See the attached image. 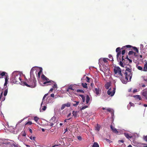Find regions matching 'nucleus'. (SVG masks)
Wrapping results in <instances>:
<instances>
[{"instance_id": "nucleus-30", "label": "nucleus", "mask_w": 147, "mask_h": 147, "mask_svg": "<svg viewBox=\"0 0 147 147\" xmlns=\"http://www.w3.org/2000/svg\"><path fill=\"white\" fill-rule=\"evenodd\" d=\"M125 136L127 138H131V136H130L129 134H125Z\"/></svg>"}, {"instance_id": "nucleus-6", "label": "nucleus", "mask_w": 147, "mask_h": 147, "mask_svg": "<svg viewBox=\"0 0 147 147\" xmlns=\"http://www.w3.org/2000/svg\"><path fill=\"white\" fill-rule=\"evenodd\" d=\"M115 92V88H114L112 90L111 88H110L107 91V94L111 96H113L114 95Z\"/></svg>"}, {"instance_id": "nucleus-53", "label": "nucleus", "mask_w": 147, "mask_h": 147, "mask_svg": "<svg viewBox=\"0 0 147 147\" xmlns=\"http://www.w3.org/2000/svg\"><path fill=\"white\" fill-rule=\"evenodd\" d=\"M47 95H48V94H46L44 96L43 98V100L45 99V97H46L47 96Z\"/></svg>"}, {"instance_id": "nucleus-57", "label": "nucleus", "mask_w": 147, "mask_h": 147, "mask_svg": "<svg viewBox=\"0 0 147 147\" xmlns=\"http://www.w3.org/2000/svg\"><path fill=\"white\" fill-rule=\"evenodd\" d=\"M107 111H108L110 112L111 111V109L110 108H108L107 109Z\"/></svg>"}, {"instance_id": "nucleus-21", "label": "nucleus", "mask_w": 147, "mask_h": 147, "mask_svg": "<svg viewBox=\"0 0 147 147\" xmlns=\"http://www.w3.org/2000/svg\"><path fill=\"white\" fill-rule=\"evenodd\" d=\"M82 86L84 88H88V86H87V84L86 83H82Z\"/></svg>"}, {"instance_id": "nucleus-15", "label": "nucleus", "mask_w": 147, "mask_h": 147, "mask_svg": "<svg viewBox=\"0 0 147 147\" xmlns=\"http://www.w3.org/2000/svg\"><path fill=\"white\" fill-rule=\"evenodd\" d=\"M6 74V73L5 72H1V71H0V79L3 78L4 76L5 77V76H6L5 74Z\"/></svg>"}, {"instance_id": "nucleus-63", "label": "nucleus", "mask_w": 147, "mask_h": 147, "mask_svg": "<svg viewBox=\"0 0 147 147\" xmlns=\"http://www.w3.org/2000/svg\"><path fill=\"white\" fill-rule=\"evenodd\" d=\"M53 89H53V88H51V89H50V91H50V92H53Z\"/></svg>"}, {"instance_id": "nucleus-39", "label": "nucleus", "mask_w": 147, "mask_h": 147, "mask_svg": "<svg viewBox=\"0 0 147 147\" xmlns=\"http://www.w3.org/2000/svg\"><path fill=\"white\" fill-rule=\"evenodd\" d=\"M105 88L107 89H108L109 88L110 86L108 84H106L105 85Z\"/></svg>"}, {"instance_id": "nucleus-47", "label": "nucleus", "mask_w": 147, "mask_h": 147, "mask_svg": "<svg viewBox=\"0 0 147 147\" xmlns=\"http://www.w3.org/2000/svg\"><path fill=\"white\" fill-rule=\"evenodd\" d=\"M78 139L79 140H82V137L80 136H78L77 137Z\"/></svg>"}, {"instance_id": "nucleus-35", "label": "nucleus", "mask_w": 147, "mask_h": 147, "mask_svg": "<svg viewBox=\"0 0 147 147\" xmlns=\"http://www.w3.org/2000/svg\"><path fill=\"white\" fill-rule=\"evenodd\" d=\"M95 129L96 130H97L98 131H99L100 130V127L99 126L98 124H97V126L95 127Z\"/></svg>"}, {"instance_id": "nucleus-55", "label": "nucleus", "mask_w": 147, "mask_h": 147, "mask_svg": "<svg viewBox=\"0 0 147 147\" xmlns=\"http://www.w3.org/2000/svg\"><path fill=\"white\" fill-rule=\"evenodd\" d=\"M137 91V89H135L133 91V93H134L135 92H136Z\"/></svg>"}, {"instance_id": "nucleus-23", "label": "nucleus", "mask_w": 147, "mask_h": 147, "mask_svg": "<svg viewBox=\"0 0 147 147\" xmlns=\"http://www.w3.org/2000/svg\"><path fill=\"white\" fill-rule=\"evenodd\" d=\"M42 68H40V71L38 73V76L39 78H40V75L41 74V73L42 72Z\"/></svg>"}, {"instance_id": "nucleus-49", "label": "nucleus", "mask_w": 147, "mask_h": 147, "mask_svg": "<svg viewBox=\"0 0 147 147\" xmlns=\"http://www.w3.org/2000/svg\"><path fill=\"white\" fill-rule=\"evenodd\" d=\"M108 57L110 58V59H112L111 60H113V57H112V56L111 55H108Z\"/></svg>"}, {"instance_id": "nucleus-11", "label": "nucleus", "mask_w": 147, "mask_h": 147, "mask_svg": "<svg viewBox=\"0 0 147 147\" xmlns=\"http://www.w3.org/2000/svg\"><path fill=\"white\" fill-rule=\"evenodd\" d=\"M101 90L98 88H96L94 91V93L97 95H99L101 93Z\"/></svg>"}, {"instance_id": "nucleus-48", "label": "nucleus", "mask_w": 147, "mask_h": 147, "mask_svg": "<svg viewBox=\"0 0 147 147\" xmlns=\"http://www.w3.org/2000/svg\"><path fill=\"white\" fill-rule=\"evenodd\" d=\"M86 78L87 79V81L88 82H89L90 81V78L88 76H86Z\"/></svg>"}, {"instance_id": "nucleus-29", "label": "nucleus", "mask_w": 147, "mask_h": 147, "mask_svg": "<svg viewBox=\"0 0 147 147\" xmlns=\"http://www.w3.org/2000/svg\"><path fill=\"white\" fill-rule=\"evenodd\" d=\"M75 102H76V104H73V105L74 107H76L79 104L80 102L79 101H75Z\"/></svg>"}, {"instance_id": "nucleus-9", "label": "nucleus", "mask_w": 147, "mask_h": 147, "mask_svg": "<svg viewBox=\"0 0 147 147\" xmlns=\"http://www.w3.org/2000/svg\"><path fill=\"white\" fill-rule=\"evenodd\" d=\"M47 83H48V84L47 85H51L54 83V82L51 80H49L48 81L44 82L43 84H45Z\"/></svg>"}, {"instance_id": "nucleus-5", "label": "nucleus", "mask_w": 147, "mask_h": 147, "mask_svg": "<svg viewBox=\"0 0 147 147\" xmlns=\"http://www.w3.org/2000/svg\"><path fill=\"white\" fill-rule=\"evenodd\" d=\"M116 51L117 53V58L118 61L121 60V51L120 50V48L117 47L116 50Z\"/></svg>"}, {"instance_id": "nucleus-32", "label": "nucleus", "mask_w": 147, "mask_h": 147, "mask_svg": "<svg viewBox=\"0 0 147 147\" xmlns=\"http://www.w3.org/2000/svg\"><path fill=\"white\" fill-rule=\"evenodd\" d=\"M131 48H132L133 49H134V50L136 51L137 53H138V49L135 47H133L132 46V47Z\"/></svg>"}, {"instance_id": "nucleus-4", "label": "nucleus", "mask_w": 147, "mask_h": 147, "mask_svg": "<svg viewBox=\"0 0 147 147\" xmlns=\"http://www.w3.org/2000/svg\"><path fill=\"white\" fill-rule=\"evenodd\" d=\"M114 71L115 74H117L121 76H123L121 69L119 67L115 66L114 69Z\"/></svg>"}, {"instance_id": "nucleus-59", "label": "nucleus", "mask_w": 147, "mask_h": 147, "mask_svg": "<svg viewBox=\"0 0 147 147\" xmlns=\"http://www.w3.org/2000/svg\"><path fill=\"white\" fill-rule=\"evenodd\" d=\"M29 131H30V132L31 133H32V130L30 128H29Z\"/></svg>"}, {"instance_id": "nucleus-36", "label": "nucleus", "mask_w": 147, "mask_h": 147, "mask_svg": "<svg viewBox=\"0 0 147 147\" xmlns=\"http://www.w3.org/2000/svg\"><path fill=\"white\" fill-rule=\"evenodd\" d=\"M68 89L69 90H74L73 88V86L72 85H70L68 87Z\"/></svg>"}, {"instance_id": "nucleus-58", "label": "nucleus", "mask_w": 147, "mask_h": 147, "mask_svg": "<svg viewBox=\"0 0 147 147\" xmlns=\"http://www.w3.org/2000/svg\"><path fill=\"white\" fill-rule=\"evenodd\" d=\"M25 119V118H24L23 119H22L20 121H19V123H21L22 121H23Z\"/></svg>"}, {"instance_id": "nucleus-33", "label": "nucleus", "mask_w": 147, "mask_h": 147, "mask_svg": "<svg viewBox=\"0 0 147 147\" xmlns=\"http://www.w3.org/2000/svg\"><path fill=\"white\" fill-rule=\"evenodd\" d=\"M76 92H81L82 93H84V90H80V89H78L76 90Z\"/></svg>"}, {"instance_id": "nucleus-10", "label": "nucleus", "mask_w": 147, "mask_h": 147, "mask_svg": "<svg viewBox=\"0 0 147 147\" xmlns=\"http://www.w3.org/2000/svg\"><path fill=\"white\" fill-rule=\"evenodd\" d=\"M120 61V62L119 63V65L122 67H124V65H123V63H124L125 61V60L124 59V56H122V61Z\"/></svg>"}, {"instance_id": "nucleus-14", "label": "nucleus", "mask_w": 147, "mask_h": 147, "mask_svg": "<svg viewBox=\"0 0 147 147\" xmlns=\"http://www.w3.org/2000/svg\"><path fill=\"white\" fill-rule=\"evenodd\" d=\"M41 78L43 81H47L49 80L43 74H42L41 76Z\"/></svg>"}, {"instance_id": "nucleus-34", "label": "nucleus", "mask_w": 147, "mask_h": 147, "mask_svg": "<svg viewBox=\"0 0 147 147\" xmlns=\"http://www.w3.org/2000/svg\"><path fill=\"white\" fill-rule=\"evenodd\" d=\"M65 107H69L71 105V104L70 102H67L66 104H65Z\"/></svg>"}, {"instance_id": "nucleus-62", "label": "nucleus", "mask_w": 147, "mask_h": 147, "mask_svg": "<svg viewBox=\"0 0 147 147\" xmlns=\"http://www.w3.org/2000/svg\"><path fill=\"white\" fill-rule=\"evenodd\" d=\"M128 60L129 61V62L130 63H131L132 62V61L131 59H128Z\"/></svg>"}, {"instance_id": "nucleus-28", "label": "nucleus", "mask_w": 147, "mask_h": 147, "mask_svg": "<svg viewBox=\"0 0 147 147\" xmlns=\"http://www.w3.org/2000/svg\"><path fill=\"white\" fill-rule=\"evenodd\" d=\"M52 88L54 89L56 88H57V84L54 82V83L53 84Z\"/></svg>"}, {"instance_id": "nucleus-45", "label": "nucleus", "mask_w": 147, "mask_h": 147, "mask_svg": "<svg viewBox=\"0 0 147 147\" xmlns=\"http://www.w3.org/2000/svg\"><path fill=\"white\" fill-rule=\"evenodd\" d=\"M143 79L144 81L147 82V78L145 76H143Z\"/></svg>"}, {"instance_id": "nucleus-38", "label": "nucleus", "mask_w": 147, "mask_h": 147, "mask_svg": "<svg viewBox=\"0 0 147 147\" xmlns=\"http://www.w3.org/2000/svg\"><path fill=\"white\" fill-rule=\"evenodd\" d=\"M32 122L31 121H29L27 122L25 124V125H30L32 124Z\"/></svg>"}, {"instance_id": "nucleus-44", "label": "nucleus", "mask_w": 147, "mask_h": 147, "mask_svg": "<svg viewBox=\"0 0 147 147\" xmlns=\"http://www.w3.org/2000/svg\"><path fill=\"white\" fill-rule=\"evenodd\" d=\"M87 107H88V106H84L83 107L81 108V110H84V109H86V108H87Z\"/></svg>"}, {"instance_id": "nucleus-22", "label": "nucleus", "mask_w": 147, "mask_h": 147, "mask_svg": "<svg viewBox=\"0 0 147 147\" xmlns=\"http://www.w3.org/2000/svg\"><path fill=\"white\" fill-rule=\"evenodd\" d=\"M77 112L75 111H73L72 112V114L75 117H76L77 116Z\"/></svg>"}, {"instance_id": "nucleus-61", "label": "nucleus", "mask_w": 147, "mask_h": 147, "mask_svg": "<svg viewBox=\"0 0 147 147\" xmlns=\"http://www.w3.org/2000/svg\"><path fill=\"white\" fill-rule=\"evenodd\" d=\"M51 97H54V94H52L51 95Z\"/></svg>"}, {"instance_id": "nucleus-64", "label": "nucleus", "mask_w": 147, "mask_h": 147, "mask_svg": "<svg viewBox=\"0 0 147 147\" xmlns=\"http://www.w3.org/2000/svg\"><path fill=\"white\" fill-rule=\"evenodd\" d=\"M14 147H19L18 145L16 143H15V145H14Z\"/></svg>"}, {"instance_id": "nucleus-42", "label": "nucleus", "mask_w": 147, "mask_h": 147, "mask_svg": "<svg viewBox=\"0 0 147 147\" xmlns=\"http://www.w3.org/2000/svg\"><path fill=\"white\" fill-rule=\"evenodd\" d=\"M143 139L145 141L147 142V136H144Z\"/></svg>"}, {"instance_id": "nucleus-60", "label": "nucleus", "mask_w": 147, "mask_h": 147, "mask_svg": "<svg viewBox=\"0 0 147 147\" xmlns=\"http://www.w3.org/2000/svg\"><path fill=\"white\" fill-rule=\"evenodd\" d=\"M82 99L83 102H84L85 101V97H84V98H82Z\"/></svg>"}, {"instance_id": "nucleus-27", "label": "nucleus", "mask_w": 147, "mask_h": 147, "mask_svg": "<svg viewBox=\"0 0 147 147\" xmlns=\"http://www.w3.org/2000/svg\"><path fill=\"white\" fill-rule=\"evenodd\" d=\"M135 97L137 99H138L139 100H141L142 99V98L140 95H136L135 96Z\"/></svg>"}, {"instance_id": "nucleus-50", "label": "nucleus", "mask_w": 147, "mask_h": 147, "mask_svg": "<svg viewBox=\"0 0 147 147\" xmlns=\"http://www.w3.org/2000/svg\"><path fill=\"white\" fill-rule=\"evenodd\" d=\"M35 137H32V136L30 137V139L32 140V139H33L34 140H35Z\"/></svg>"}, {"instance_id": "nucleus-25", "label": "nucleus", "mask_w": 147, "mask_h": 147, "mask_svg": "<svg viewBox=\"0 0 147 147\" xmlns=\"http://www.w3.org/2000/svg\"><path fill=\"white\" fill-rule=\"evenodd\" d=\"M90 100V98L89 96L88 95H87L86 96V102L87 104H88Z\"/></svg>"}, {"instance_id": "nucleus-3", "label": "nucleus", "mask_w": 147, "mask_h": 147, "mask_svg": "<svg viewBox=\"0 0 147 147\" xmlns=\"http://www.w3.org/2000/svg\"><path fill=\"white\" fill-rule=\"evenodd\" d=\"M36 80L34 76L30 77V78L28 81V83L30 86V87L34 88L36 86Z\"/></svg>"}, {"instance_id": "nucleus-52", "label": "nucleus", "mask_w": 147, "mask_h": 147, "mask_svg": "<svg viewBox=\"0 0 147 147\" xmlns=\"http://www.w3.org/2000/svg\"><path fill=\"white\" fill-rule=\"evenodd\" d=\"M26 136V133L25 132H24L22 134V136Z\"/></svg>"}, {"instance_id": "nucleus-40", "label": "nucleus", "mask_w": 147, "mask_h": 147, "mask_svg": "<svg viewBox=\"0 0 147 147\" xmlns=\"http://www.w3.org/2000/svg\"><path fill=\"white\" fill-rule=\"evenodd\" d=\"M39 119V118L37 117H34V120L36 121H37Z\"/></svg>"}, {"instance_id": "nucleus-2", "label": "nucleus", "mask_w": 147, "mask_h": 147, "mask_svg": "<svg viewBox=\"0 0 147 147\" xmlns=\"http://www.w3.org/2000/svg\"><path fill=\"white\" fill-rule=\"evenodd\" d=\"M13 83L18 84L21 81V76L19 74H13L10 79Z\"/></svg>"}, {"instance_id": "nucleus-31", "label": "nucleus", "mask_w": 147, "mask_h": 147, "mask_svg": "<svg viewBox=\"0 0 147 147\" xmlns=\"http://www.w3.org/2000/svg\"><path fill=\"white\" fill-rule=\"evenodd\" d=\"M131 48H132L133 49H134V50L136 51L137 53H138V49L135 47H133L132 46V47Z\"/></svg>"}, {"instance_id": "nucleus-19", "label": "nucleus", "mask_w": 147, "mask_h": 147, "mask_svg": "<svg viewBox=\"0 0 147 147\" xmlns=\"http://www.w3.org/2000/svg\"><path fill=\"white\" fill-rule=\"evenodd\" d=\"M34 71V68L33 67L32 68V69L30 71V77H33V76H32V75L33 74V71Z\"/></svg>"}, {"instance_id": "nucleus-12", "label": "nucleus", "mask_w": 147, "mask_h": 147, "mask_svg": "<svg viewBox=\"0 0 147 147\" xmlns=\"http://www.w3.org/2000/svg\"><path fill=\"white\" fill-rule=\"evenodd\" d=\"M110 127L113 132L116 134H117L118 133V132L117 129L115 128V127H113L112 125H111Z\"/></svg>"}, {"instance_id": "nucleus-24", "label": "nucleus", "mask_w": 147, "mask_h": 147, "mask_svg": "<svg viewBox=\"0 0 147 147\" xmlns=\"http://www.w3.org/2000/svg\"><path fill=\"white\" fill-rule=\"evenodd\" d=\"M92 147H99V145L96 142H94Z\"/></svg>"}, {"instance_id": "nucleus-16", "label": "nucleus", "mask_w": 147, "mask_h": 147, "mask_svg": "<svg viewBox=\"0 0 147 147\" xmlns=\"http://www.w3.org/2000/svg\"><path fill=\"white\" fill-rule=\"evenodd\" d=\"M142 94L147 100V91H145V90H143L142 93Z\"/></svg>"}, {"instance_id": "nucleus-56", "label": "nucleus", "mask_w": 147, "mask_h": 147, "mask_svg": "<svg viewBox=\"0 0 147 147\" xmlns=\"http://www.w3.org/2000/svg\"><path fill=\"white\" fill-rule=\"evenodd\" d=\"M15 145V143L14 144V143H11L10 144V145L11 146H14V145Z\"/></svg>"}, {"instance_id": "nucleus-17", "label": "nucleus", "mask_w": 147, "mask_h": 147, "mask_svg": "<svg viewBox=\"0 0 147 147\" xmlns=\"http://www.w3.org/2000/svg\"><path fill=\"white\" fill-rule=\"evenodd\" d=\"M143 71H147V62H146L144 64Z\"/></svg>"}, {"instance_id": "nucleus-51", "label": "nucleus", "mask_w": 147, "mask_h": 147, "mask_svg": "<svg viewBox=\"0 0 147 147\" xmlns=\"http://www.w3.org/2000/svg\"><path fill=\"white\" fill-rule=\"evenodd\" d=\"M46 106H44L42 108V109L43 110V111H45L46 110Z\"/></svg>"}, {"instance_id": "nucleus-41", "label": "nucleus", "mask_w": 147, "mask_h": 147, "mask_svg": "<svg viewBox=\"0 0 147 147\" xmlns=\"http://www.w3.org/2000/svg\"><path fill=\"white\" fill-rule=\"evenodd\" d=\"M65 105L64 104H63L62 105V106L61 107V110H63V109H64L65 108Z\"/></svg>"}, {"instance_id": "nucleus-46", "label": "nucleus", "mask_w": 147, "mask_h": 147, "mask_svg": "<svg viewBox=\"0 0 147 147\" xmlns=\"http://www.w3.org/2000/svg\"><path fill=\"white\" fill-rule=\"evenodd\" d=\"M24 85L26 86H27L28 87H30V86H29V84H27L26 83V82H24Z\"/></svg>"}, {"instance_id": "nucleus-54", "label": "nucleus", "mask_w": 147, "mask_h": 147, "mask_svg": "<svg viewBox=\"0 0 147 147\" xmlns=\"http://www.w3.org/2000/svg\"><path fill=\"white\" fill-rule=\"evenodd\" d=\"M11 143L10 142H7L6 143H3V144H10H10Z\"/></svg>"}, {"instance_id": "nucleus-18", "label": "nucleus", "mask_w": 147, "mask_h": 147, "mask_svg": "<svg viewBox=\"0 0 147 147\" xmlns=\"http://www.w3.org/2000/svg\"><path fill=\"white\" fill-rule=\"evenodd\" d=\"M134 54L135 56H136V53L132 51H130L128 53V55H131Z\"/></svg>"}, {"instance_id": "nucleus-1", "label": "nucleus", "mask_w": 147, "mask_h": 147, "mask_svg": "<svg viewBox=\"0 0 147 147\" xmlns=\"http://www.w3.org/2000/svg\"><path fill=\"white\" fill-rule=\"evenodd\" d=\"M126 69L125 71V72H123L122 71L123 73L124 74L125 79L123 77L121 78V80L123 84H126L128 82L131 80V79L132 76V74L131 73V67L130 65H128L125 67Z\"/></svg>"}, {"instance_id": "nucleus-7", "label": "nucleus", "mask_w": 147, "mask_h": 147, "mask_svg": "<svg viewBox=\"0 0 147 147\" xmlns=\"http://www.w3.org/2000/svg\"><path fill=\"white\" fill-rule=\"evenodd\" d=\"M56 122V118L53 117L50 120V124H48L49 125L52 126L54 125V124Z\"/></svg>"}, {"instance_id": "nucleus-20", "label": "nucleus", "mask_w": 147, "mask_h": 147, "mask_svg": "<svg viewBox=\"0 0 147 147\" xmlns=\"http://www.w3.org/2000/svg\"><path fill=\"white\" fill-rule=\"evenodd\" d=\"M5 89L4 92V95L5 96L7 94V91H8V87H7V88H5Z\"/></svg>"}, {"instance_id": "nucleus-13", "label": "nucleus", "mask_w": 147, "mask_h": 147, "mask_svg": "<svg viewBox=\"0 0 147 147\" xmlns=\"http://www.w3.org/2000/svg\"><path fill=\"white\" fill-rule=\"evenodd\" d=\"M131 47H132V46L130 45H126L123 47L121 48H120V50L126 49L127 48H131Z\"/></svg>"}, {"instance_id": "nucleus-8", "label": "nucleus", "mask_w": 147, "mask_h": 147, "mask_svg": "<svg viewBox=\"0 0 147 147\" xmlns=\"http://www.w3.org/2000/svg\"><path fill=\"white\" fill-rule=\"evenodd\" d=\"M5 82L4 85V87L7 88V84H8L9 80V77L7 75H6L5 77Z\"/></svg>"}, {"instance_id": "nucleus-37", "label": "nucleus", "mask_w": 147, "mask_h": 147, "mask_svg": "<svg viewBox=\"0 0 147 147\" xmlns=\"http://www.w3.org/2000/svg\"><path fill=\"white\" fill-rule=\"evenodd\" d=\"M137 68L139 70H143V68L142 67H141L140 66H137Z\"/></svg>"}, {"instance_id": "nucleus-26", "label": "nucleus", "mask_w": 147, "mask_h": 147, "mask_svg": "<svg viewBox=\"0 0 147 147\" xmlns=\"http://www.w3.org/2000/svg\"><path fill=\"white\" fill-rule=\"evenodd\" d=\"M109 59L107 58H103V60L105 63H107L108 62V60H109Z\"/></svg>"}, {"instance_id": "nucleus-43", "label": "nucleus", "mask_w": 147, "mask_h": 147, "mask_svg": "<svg viewBox=\"0 0 147 147\" xmlns=\"http://www.w3.org/2000/svg\"><path fill=\"white\" fill-rule=\"evenodd\" d=\"M126 50V49L123 50V51H122L121 54L123 55L125 54V51Z\"/></svg>"}]
</instances>
